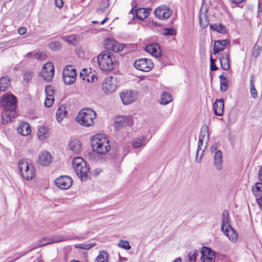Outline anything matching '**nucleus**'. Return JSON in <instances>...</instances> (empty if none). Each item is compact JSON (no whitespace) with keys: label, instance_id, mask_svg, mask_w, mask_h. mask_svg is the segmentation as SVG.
<instances>
[{"label":"nucleus","instance_id":"obj_2","mask_svg":"<svg viewBox=\"0 0 262 262\" xmlns=\"http://www.w3.org/2000/svg\"><path fill=\"white\" fill-rule=\"evenodd\" d=\"M72 166L77 176L82 181L88 180L90 174V168L86 162L80 157L74 158Z\"/></svg>","mask_w":262,"mask_h":262},{"label":"nucleus","instance_id":"obj_15","mask_svg":"<svg viewBox=\"0 0 262 262\" xmlns=\"http://www.w3.org/2000/svg\"><path fill=\"white\" fill-rule=\"evenodd\" d=\"M201 259L204 262H213L215 259L214 252L210 248L203 247L201 251Z\"/></svg>","mask_w":262,"mask_h":262},{"label":"nucleus","instance_id":"obj_56","mask_svg":"<svg viewBox=\"0 0 262 262\" xmlns=\"http://www.w3.org/2000/svg\"><path fill=\"white\" fill-rule=\"evenodd\" d=\"M85 77H88V78H86V80L88 82H94L95 80H97V77L96 76H95L94 74H93V75H92L91 77H90V76L89 75H85Z\"/></svg>","mask_w":262,"mask_h":262},{"label":"nucleus","instance_id":"obj_8","mask_svg":"<svg viewBox=\"0 0 262 262\" xmlns=\"http://www.w3.org/2000/svg\"><path fill=\"white\" fill-rule=\"evenodd\" d=\"M134 66L137 70L147 72L153 68L154 64L150 59L140 58L134 62Z\"/></svg>","mask_w":262,"mask_h":262},{"label":"nucleus","instance_id":"obj_34","mask_svg":"<svg viewBox=\"0 0 262 262\" xmlns=\"http://www.w3.org/2000/svg\"><path fill=\"white\" fill-rule=\"evenodd\" d=\"M144 145H145V137L143 136L135 138L132 142V145L135 148H138Z\"/></svg>","mask_w":262,"mask_h":262},{"label":"nucleus","instance_id":"obj_60","mask_svg":"<svg viewBox=\"0 0 262 262\" xmlns=\"http://www.w3.org/2000/svg\"><path fill=\"white\" fill-rule=\"evenodd\" d=\"M27 29L25 27H21L18 29V32L20 35H24L26 33Z\"/></svg>","mask_w":262,"mask_h":262},{"label":"nucleus","instance_id":"obj_24","mask_svg":"<svg viewBox=\"0 0 262 262\" xmlns=\"http://www.w3.org/2000/svg\"><path fill=\"white\" fill-rule=\"evenodd\" d=\"M231 226L230 225L229 214L227 210H224L222 216L221 230H224L226 228Z\"/></svg>","mask_w":262,"mask_h":262},{"label":"nucleus","instance_id":"obj_7","mask_svg":"<svg viewBox=\"0 0 262 262\" xmlns=\"http://www.w3.org/2000/svg\"><path fill=\"white\" fill-rule=\"evenodd\" d=\"M19 169L22 177L27 180H32L35 176L34 168L31 165L24 160H20L18 163Z\"/></svg>","mask_w":262,"mask_h":262},{"label":"nucleus","instance_id":"obj_55","mask_svg":"<svg viewBox=\"0 0 262 262\" xmlns=\"http://www.w3.org/2000/svg\"><path fill=\"white\" fill-rule=\"evenodd\" d=\"M228 89V84L226 81L220 82V90L222 92H225Z\"/></svg>","mask_w":262,"mask_h":262},{"label":"nucleus","instance_id":"obj_46","mask_svg":"<svg viewBox=\"0 0 262 262\" xmlns=\"http://www.w3.org/2000/svg\"><path fill=\"white\" fill-rule=\"evenodd\" d=\"M45 93L46 97H54V91L51 85L46 86Z\"/></svg>","mask_w":262,"mask_h":262},{"label":"nucleus","instance_id":"obj_25","mask_svg":"<svg viewBox=\"0 0 262 262\" xmlns=\"http://www.w3.org/2000/svg\"><path fill=\"white\" fill-rule=\"evenodd\" d=\"M69 147L74 152L79 154L80 151L81 145L78 139H72L69 142Z\"/></svg>","mask_w":262,"mask_h":262},{"label":"nucleus","instance_id":"obj_22","mask_svg":"<svg viewBox=\"0 0 262 262\" xmlns=\"http://www.w3.org/2000/svg\"><path fill=\"white\" fill-rule=\"evenodd\" d=\"M17 130L18 133L22 136H27L31 132L30 125L26 122H21Z\"/></svg>","mask_w":262,"mask_h":262},{"label":"nucleus","instance_id":"obj_52","mask_svg":"<svg viewBox=\"0 0 262 262\" xmlns=\"http://www.w3.org/2000/svg\"><path fill=\"white\" fill-rule=\"evenodd\" d=\"M35 58L38 60H43L46 59V55L42 52H35Z\"/></svg>","mask_w":262,"mask_h":262},{"label":"nucleus","instance_id":"obj_53","mask_svg":"<svg viewBox=\"0 0 262 262\" xmlns=\"http://www.w3.org/2000/svg\"><path fill=\"white\" fill-rule=\"evenodd\" d=\"M210 60V70L211 71H216L218 69V68L216 67V66L215 64L216 60L213 59V58L211 56Z\"/></svg>","mask_w":262,"mask_h":262},{"label":"nucleus","instance_id":"obj_30","mask_svg":"<svg viewBox=\"0 0 262 262\" xmlns=\"http://www.w3.org/2000/svg\"><path fill=\"white\" fill-rule=\"evenodd\" d=\"M209 27L211 30L216 31L220 33L226 34L227 33V29L223 24H211L210 25Z\"/></svg>","mask_w":262,"mask_h":262},{"label":"nucleus","instance_id":"obj_27","mask_svg":"<svg viewBox=\"0 0 262 262\" xmlns=\"http://www.w3.org/2000/svg\"><path fill=\"white\" fill-rule=\"evenodd\" d=\"M214 165L217 169H221V165L223 162L222 152L220 150L215 151L214 156Z\"/></svg>","mask_w":262,"mask_h":262},{"label":"nucleus","instance_id":"obj_31","mask_svg":"<svg viewBox=\"0 0 262 262\" xmlns=\"http://www.w3.org/2000/svg\"><path fill=\"white\" fill-rule=\"evenodd\" d=\"M172 98L171 95L166 92L161 94L160 103L163 105H166L172 101Z\"/></svg>","mask_w":262,"mask_h":262},{"label":"nucleus","instance_id":"obj_63","mask_svg":"<svg viewBox=\"0 0 262 262\" xmlns=\"http://www.w3.org/2000/svg\"><path fill=\"white\" fill-rule=\"evenodd\" d=\"M24 80H25L27 81H29L31 79V74L30 73H26L24 75Z\"/></svg>","mask_w":262,"mask_h":262},{"label":"nucleus","instance_id":"obj_40","mask_svg":"<svg viewBox=\"0 0 262 262\" xmlns=\"http://www.w3.org/2000/svg\"><path fill=\"white\" fill-rule=\"evenodd\" d=\"M95 245V243H91V244L82 243V244H75L74 245V247L76 248L84 249V250H89L90 249H91L92 247H93Z\"/></svg>","mask_w":262,"mask_h":262},{"label":"nucleus","instance_id":"obj_4","mask_svg":"<svg viewBox=\"0 0 262 262\" xmlns=\"http://www.w3.org/2000/svg\"><path fill=\"white\" fill-rule=\"evenodd\" d=\"M92 147L99 154H106L111 149L108 139L103 135L96 134L92 139Z\"/></svg>","mask_w":262,"mask_h":262},{"label":"nucleus","instance_id":"obj_33","mask_svg":"<svg viewBox=\"0 0 262 262\" xmlns=\"http://www.w3.org/2000/svg\"><path fill=\"white\" fill-rule=\"evenodd\" d=\"M199 23L201 27L203 29L208 26L209 23L208 17L205 13H202L201 12L199 17Z\"/></svg>","mask_w":262,"mask_h":262},{"label":"nucleus","instance_id":"obj_50","mask_svg":"<svg viewBox=\"0 0 262 262\" xmlns=\"http://www.w3.org/2000/svg\"><path fill=\"white\" fill-rule=\"evenodd\" d=\"M261 52V48L257 45H255L253 48L252 54L255 57H257L260 55Z\"/></svg>","mask_w":262,"mask_h":262},{"label":"nucleus","instance_id":"obj_35","mask_svg":"<svg viewBox=\"0 0 262 262\" xmlns=\"http://www.w3.org/2000/svg\"><path fill=\"white\" fill-rule=\"evenodd\" d=\"M63 74L73 76V77H77L76 70L74 68L73 66H67L63 70Z\"/></svg>","mask_w":262,"mask_h":262},{"label":"nucleus","instance_id":"obj_9","mask_svg":"<svg viewBox=\"0 0 262 262\" xmlns=\"http://www.w3.org/2000/svg\"><path fill=\"white\" fill-rule=\"evenodd\" d=\"M54 74V67L52 62H48L42 67L40 76L46 81H51Z\"/></svg>","mask_w":262,"mask_h":262},{"label":"nucleus","instance_id":"obj_21","mask_svg":"<svg viewBox=\"0 0 262 262\" xmlns=\"http://www.w3.org/2000/svg\"><path fill=\"white\" fill-rule=\"evenodd\" d=\"M222 231L230 241L233 242H235L237 241L238 234L231 226H228V228H226L224 230Z\"/></svg>","mask_w":262,"mask_h":262},{"label":"nucleus","instance_id":"obj_39","mask_svg":"<svg viewBox=\"0 0 262 262\" xmlns=\"http://www.w3.org/2000/svg\"><path fill=\"white\" fill-rule=\"evenodd\" d=\"M63 79L65 84L70 85L76 81V77L63 74Z\"/></svg>","mask_w":262,"mask_h":262},{"label":"nucleus","instance_id":"obj_57","mask_svg":"<svg viewBox=\"0 0 262 262\" xmlns=\"http://www.w3.org/2000/svg\"><path fill=\"white\" fill-rule=\"evenodd\" d=\"M86 69H83L80 73V77L84 80H86V78H88V77H85V75H87L86 74Z\"/></svg>","mask_w":262,"mask_h":262},{"label":"nucleus","instance_id":"obj_6","mask_svg":"<svg viewBox=\"0 0 262 262\" xmlns=\"http://www.w3.org/2000/svg\"><path fill=\"white\" fill-rule=\"evenodd\" d=\"M78 237H71L70 236H63L62 235H57L53 237V238H48L46 237L40 238L38 242L37 245L34 248H38L46 246L47 245L51 244L53 243H59L63 241L73 240L75 239H79Z\"/></svg>","mask_w":262,"mask_h":262},{"label":"nucleus","instance_id":"obj_29","mask_svg":"<svg viewBox=\"0 0 262 262\" xmlns=\"http://www.w3.org/2000/svg\"><path fill=\"white\" fill-rule=\"evenodd\" d=\"M206 141V145H207L209 135L208 133V128L207 125H204L202 127L199 135V139H201Z\"/></svg>","mask_w":262,"mask_h":262},{"label":"nucleus","instance_id":"obj_48","mask_svg":"<svg viewBox=\"0 0 262 262\" xmlns=\"http://www.w3.org/2000/svg\"><path fill=\"white\" fill-rule=\"evenodd\" d=\"M198 251L196 250H193L188 254V258L190 262H195Z\"/></svg>","mask_w":262,"mask_h":262},{"label":"nucleus","instance_id":"obj_64","mask_svg":"<svg viewBox=\"0 0 262 262\" xmlns=\"http://www.w3.org/2000/svg\"><path fill=\"white\" fill-rule=\"evenodd\" d=\"M258 178L259 180L262 182V166L260 168L258 171Z\"/></svg>","mask_w":262,"mask_h":262},{"label":"nucleus","instance_id":"obj_19","mask_svg":"<svg viewBox=\"0 0 262 262\" xmlns=\"http://www.w3.org/2000/svg\"><path fill=\"white\" fill-rule=\"evenodd\" d=\"M229 55L228 52H225L219 55V59L222 68L224 70H228L230 69Z\"/></svg>","mask_w":262,"mask_h":262},{"label":"nucleus","instance_id":"obj_54","mask_svg":"<svg viewBox=\"0 0 262 262\" xmlns=\"http://www.w3.org/2000/svg\"><path fill=\"white\" fill-rule=\"evenodd\" d=\"M122 118H123V117H119L118 118V120L116 121L115 122V128L117 129H119L120 127H122Z\"/></svg>","mask_w":262,"mask_h":262},{"label":"nucleus","instance_id":"obj_17","mask_svg":"<svg viewBox=\"0 0 262 262\" xmlns=\"http://www.w3.org/2000/svg\"><path fill=\"white\" fill-rule=\"evenodd\" d=\"M145 51L156 57H159L162 55L161 49L157 43H152L147 45L145 47Z\"/></svg>","mask_w":262,"mask_h":262},{"label":"nucleus","instance_id":"obj_37","mask_svg":"<svg viewBox=\"0 0 262 262\" xmlns=\"http://www.w3.org/2000/svg\"><path fill=\"white\" fill-rule=\"evenodd\" d=\"M108 253L104 251H101L99 252V255L96 258V262H107L108 261Z\"/></svg>","mask_w":262,"mask_h":262},{"label":"nucleus","instance_id":"obj_51","mask_svg":"<svg viewBox=\"0 0 262 262\" xmlns=\"http://www.w3.org/2000/svg\"><path fill=\"white\" fill-rule=\"evenodd\" d=\"M64 40L69 43H73L76 39L75 35H71L63 37Z\"/></svg>","mask_w":262,"mask_h":262},{"label":"nucleus","instance_id":"obj_59","mask_svg":"<svg viewBox=\"0 0 262 262\" xmlns=\"http://www.w3.org/2000/svg\"><path fill=\"white\" fill-rule=\"evenodd\" d=\"M35 51L30 52L28 53L27 54H26L25 55V57L26 58H35Z\"/></svg>","mask_w":262,"mask_h":262},{"label":"nucleus","instance_id":"obj_14","mask_svg":"<svg viewBox=\"0 0 262 262\" xmlns=\"http://www.w3.org/2000/svg\"><path fill=\"white\" fill-rule=\"evenodd\" d=\"M154 14L159 19H166L171 16L172 11L167 7L161 6L155 10Z\"/></svg>","mask_w":262,"mask_h":262},{"label":"nucleus","instance_id":"obj_32","mask_svg":"<svg viewBox=\"0 0 262 262\" xmlns=\"http://www.w3.org/2000/svg\"><path fill=\"white\" fill-rule=\"evenodd\" d=\"M10 85V79L7 77H2L0 78V91H6Z\"/></svg>","mask_w":262,"mask_h":262},{"label":"nucleus","instance_id":"obj_12","mask_svg":"<svg viewBox=\"0 0 262 262\" xmlns=\"http://www.w3.org/2000/svg\"><path fill=\"white\" fill-rule=\"evenodd\" d=\"M56 185L61 189L69 188L73 184L72 179L68 176H60L55 180Z\"/></svg>","mask_w":262,"mask_h":262},{"label":"nucleus","instance_id":"obj_42","mask_svg":"<svg viewBox=\"0 0 262 262\" xmlns=\"http://www.w3.org/2000/svg\"><path fill=\"white\" fill-rule=\"evenodd\" d=\"M207 146L205 145L203 149H197L195 155V160L198 163H200L203 157L204 152Z\"/></svg>","mask_w":262,"mask_h":262},{"label":"nucleus","instance_id":"obj_36","mask_svg":"<svg viewBox=\"0 0 262 262\" xmlns=\"http://www.w3.org/2000/svg\"><path fill=\"white\" fill-rule=\"evenodd\" d=\"M253 194L256 196H260L262 195V182H257L255 184V187H253L252 189Z\"/></svg>","mask_w":262,"mask_h":262},{"label":"nucleus","instance_id":"obj_16","mask_svg":"<svg viewBox=\"0 0 262 262\" xmlns=\"http://www.w3.org/2000/svg\"><path fill=\"white\" fill-rule=\"evenodd\" d=\"M52 161V157L51 154L47 151H43L39 155L37 161L41 165L47 166L49 165Z\"/></svg>","mask_w":262,"mask_h":262},{"label":"nucleus","instance_id":"obj_28","mask_svg":"<svg viewBox=\"0 0 262 262\" xmlns=\"http://www.w3.org/2000/svg\"><path fill=\"white\" fill-rule=\"evenodd\" d=\"M68 114V111L64 106H60L56 112V119L58 122L61 121L64 117Z\"/></svg>","mask_w":262,"mask_h":262},{"label":"nucleus","instance_id":"obj_43","mask_svg":"<svg viewBox=\"0 0 262 262\" xmlns=\"http://www.w3.org/2000/svg\"><path fill=\"white\" fill-rule=\"evenodd\" d=\"M122 125L123 127H126L127 126H132L133 124L132 118L130 117H123L122 118Z\"/></svg>","mask_w":262,"mask_h":262},{"label":"nucleus","instance_id":"obj_41","mask_svg":"<svg viewBox=\"0 0 262 262\" xmlns=\"http://www.w3.org/2000/svg\"><path fill=\"white\" fill-rule=\"evenodd\" d=\"M110 5L109 0H102L100 3V7L97 10L98 13H101L104 11L105 9Z\"/></svg>","mask_w":262,"mask_h":262},{"label":"nucleus","instance_id":"obj_26","mask_svg":"<svg viewBox=\"0 0 262 262\" xmlns=\"http://www.w3.org/2000/svg\"><path fill=\"white\" fill-rule=\"evenodd\" d=\"M37 136L39 140H43L49 136V129L45 126H39L38 128Z\"/></svg>","mask_w":262,"mask_h":262},{"label":"nucleus","instance_id":"obj_49","mask_svg":"<svg viewBox=\"0 0 262 262\" xmlns=\"http://www.w3.org/2000/svg\"><path fill=\"white\" fill-rule=\"evenodd\" d=\"M54 101V97H46V99L45 102V105L47 107H51Z\"/></svg>","mask_w":262,"mask_h":262},{"label":"nucleus","instance_id":"obj_11","mask_svg":"<svg viewBox=\"0 0 262 262\" xmlns=\"http://www.w3.org/2000/svg\"><path fill=\"white\" fill-rule=\"evenodd\" d=\"M104 47L107 50L116 52L122 51L124 48L123 45L120 44L114 39L111 38L105 39Z\"/></svg>","mask_w":262,"mask_h":262},{"label":"nucleus","instance_id":"obj_45","mask_svg":"<svg viewBox=\"0 0 262 262\" xmlns=\"http://www.w3.org/2000/svg\"><path fill=\"white\" fill-rule=\"evenodd\" d=\"M49 47L51 50L56 51L59 50L61 46L59 41H52L50 43Z\"/></svg>","mask_w":262,"mask_h":262},{"label":"nucleus","instance_id":"obj_20","mask_svg":"<svg viewBox=\"0 0 262 262\" xmlns=\"http://www.w3.org/2000/svg\"><path fill=\"white\" fill-rule=\"evenodd\" d=\"M229 43V41L228 39L215 41L213 46V54L215 55L223 51Z\"/></svg>","mask_w":262,"mask_h":262},{"label":"nucleus","instance_id":"obj_47","mask_svg":"<svg viewBox=\"0 0 262 262\" xmlns=\"http://www.w3.org/2000/svg\"><path fill=\"white\" fill-rule=\"evenodd\" d=\"M118 246L125 250H129L130 249V246L129 242L127 241L120 240L118 244Z\"/></svg>","mask_w":262,"mask_h":262},{"label":"nucleus","instance_id":"obj_3","mask_svg":"<svg viewBox=\"0 0 262 262\" xmlns=\"http://www.w3.org/2000/svg\"><path fill=\"white\" fill-rule=\"evenodd\" d=\"M97 60L99 67L103 71H111L116 64L115 57L111 52L107 51L99 54Z\"/></svg>","mask_w":262,"mask_h":262},{"label":"nucleus","instance_id":"obj_38","mask_svg":"<svg viewBox=\"0 0 262 262\" xmlns=\"http://www.w3.org/2000/svg\"><path fill=\"white\" fill-rule=\"evenodd\" d=\"M250 93L252 97L253 98H256L257 97V94L256 90L254 86V79L253 75H251V79L250 82Z\"/></svg>","mask_w":262,"mask_h":262},{"label":"nucleus","instance_id":"obj_62","mask_svg":"<svg viewBox=\"0 0 262 262\" xmlns=\"http://www.w3.org/2000/svg\"><path fill=\"white\" fill-rule=\"evenodd\" d=\"M204 141H205L203 140H202L201 138V139H199L198 145L197 149H203L201 147V146L203 145V143Z\"/></svg>","mask_w":262,"mask_h":262},{"label":"nucleus","instance_id":"obj_61","mask_svg":"<svg viewBox=\"0 0 262 262\" xmlns=\"http://www.w3.org/2000/svg\"><path fill=\"white\" fill-rule=\"evenodd\" d=\"M256 203L260 208H262V195L256 200Z\"/></svg>","mask_w":262,"mask_h":262},{"label":"nucleus","instance_id":"obj_58","mask_svg":"<svg viewBox=\"0 0 262 262\" xmlns=\"http://www.w3.org/2000/svg\"><path fill=\"white\" fill-rule=\"evenodd\" d=\"M55 5L58 8H61L63 6V3L62 0H55Z\"/></svg>","mask_w":262,"mask_h":262},{"label":"nucleus","instance_id":"obj_44","mask_svg":"<svg viewBox=\"0 0 262 262\" xmlns=\"http://www.w3.org/2000/svg\"><path fill=\"white\" fill-rule=\"evenodd\" d=\"M176 34V30L173 28H165L163 30V35L164 36H173Z\"/></svg>","mask_w":262,"mask_h":262},{"label":"nucleus","instance_id":"obj_23","mask_svg":"<svg viewBox=\"0 0 262 262\" xmlns=\"http://www.w3.org/2000/svg\"><path fill=\"white\" fill-rule=\"evenodd\" d=\"M150 10L151 9H146L142 8L138 9L135 12V16L138 19L142 20L148 16Z\"/></svg>","mask_w":262,"mask_h":262},{"label":"nucleus","instance_id":"obj_13","mask_svg":"<svg viewBox=\"0 0 262 262\" xmlns=\"http://www.w3.org/2000/svg\"><path fill=\"white\" fill-rule=\"evenodd\" d=\"M136 94L133 91H124L120 93V97L124 105L130 104L136 100Z\"/></svg>","mask_w":262,"mask_h":262},{"label":"nucleus","instance_id":"obj_1","mask_svg":"<svg viewBox=\"0 0 262 262\" xmlns=\"http://www.w3.org/2000/svg\"><path fill=\"white\" fill-rule=\"evenodd\" d=\"M16 103V97L13 95H7L2 97L1 106L3 107L2 113L3 124L11 122L12 118H14Z\"/></svg>","mask_w":262,"mask_h":262},{"label":"nucleus","instance_id":"obj_10","mask_svg":"<svg viewBox=\"0 0 262 262\" xmlns=\"http://www.w3.org/2000/svg\"><path fill=\"white\" fill-rule=\"evenodd\" d=\"M117 87L116 79L110 76L105 78L102 89L105 93L110 94L115 91Z\"/></svg>","mask_w":262,"mask_h":262},{"label":"nucleus","instance_id":"obj_5","mask_svg":"<svg viewBox=\"0 0 262 262\" xmlns=\"http://www.w3.org/2000/svg\"><path fill=\"white\" fill-rule=\"evenodd\" d=\"M96 117V113L90 108L81 110L76 118V121L81 125L90 127L94 125V119Z\"/></svg>","mask_w":262,"mask_h":262},{"label":"nucleus","instance_id":"obj_18","mask_svg":"<svg viewBox=\"0 0 262 262\" xmlns=\"http://www.w3.org/2000/svg\"><path fill=\"white\" fill-rule=\"evenodd\" d=\"M224 102L223 99H217L213 103V111L215 115L222 116L223 115Z\"/></svg>","mask_w":262,"mask_h":262}]
</instances>
